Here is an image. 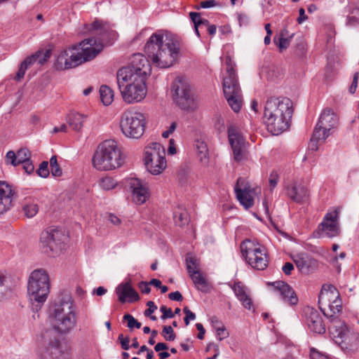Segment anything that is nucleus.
<instances>
[{
	"label": "nucleus",
	"mask_w": 359,
	"mask_h": 359,
	"mask_svg": "<svg viewBox=\"0 0 359 359\" xmlns=\"http://www.w3.org/2000/svg\"><path fill=\"white\" fill-rule=\"evenodd\" d=\"M292 114V102L289 98L271 97L265 102L264 123L270 133L278 135L287 130Z\"/></svg>",
	"instance_id": "f257e3e1"
},
{
	"label": "nucleus",
	"mask_w": 359,
	"mask_h": 359,
	"mask_svg": "<svg viewBox=\"0 0 359 359\" xmlns=\"http://www.w3.org/2000/svg\"><path fill=\"white\" fill-rule=\"evenodd\" d=\"M180 50L177 40L166 38L161 31L154 33L144 46V52L152 64L159 68H168L176 60Z\"/></svg>",
	"instance_id": "f03ea898"
},
{
	"label": "nucleus",
	"mask_w": 359,
	"mask_h": 359,
	"mask_svg": "<svg viewBox=\"0 0 359 359\" xmlns=\"http://www.w3.org/2000/svg\"><path fill=\"white\" fill-rule=\"evenodd\" d=\"M102 50L95 40L86 39L78 45L62 50L57 56L55 67L57 70L74 68L95 58Z\"/></svg>",
	"instance_id": "7ed1b4c3"
},
{
	"label": "nucleus",
	"mask_w": 359,
	"mask_h": 359,
	"mask_svg": "<svg viewBox=\"0 0 359 359\" xmlns=\"http://www.w3.org/2000/svg\"><path fill=\"white\" fill-rule=\"evenodd\" d=\"M118 89L128 104L141 102L147 95L146 78L133 75L129 69L121 68L116 74Z\"/></svg>",
	"instance_id": "20e7f679"
},
{
	"label": "nucleus",
	"mask_w": 359,
	"mask_h": 359,
	"mask_svg": "<svg viewBox=\"0 0 359 359\" xmlns=\"http://www.w3.org/2000/svg\"><path fill=\"white\" fill-rule=\"evenodd\" d=\"M52 315L54 327L60 333L69 332L76 324L74 300L71 294L65 292L60 294L53 304Z\"/></svg>",
	"instance_id": "39448f33"
},
{
	"label": "nucleus",
	"mask_w": 359,
	"mask_h": 359,
	"mask_svg": "<svg viewBox=\"0 0 359 359\" xmlns=\"http://www.w3.org/2000/svg\"><path fill=\"white\" fill-rule=\"evenodd\" d=\"M123 163L121 148L114 140L100 143L93 157V165L98 170H111Z\"/></svg>",
	"instance_id": "423d86ee"
},
{
	"label": "nucleus",
	"mask_w": 359,
	"mask_h": 359,
	"mask_svg": "<svg viewBox=\"0 0 359 359\" xmlns=\"http://www.w3.org/2000/svg\"><path fill=\"white\" fill-rule=\"evenodd\" d=\"M49 277L46 271L37 269L30 274L27 291L32 304V309L38 312L46 301L49 293Z\"/></svg>",
	"instance_id": "0eeeda50"
},
{
	"label": "nucleus",
	"mask_w": 359,
	"mask_h": 359,
	"mask_svg": "<svg viewBox=\"0 0 359 359\" xmlns=\"http://www.w3.org/2000/svg\"><path fill=\"white\" fill-rule=\"evenodd\" d=\"M41 337V344L36 351V359H72V350L61 346L53 330H46Z\"/></svg>",
	"instance_id": "6e6552de"
},
{
	"label": "nucleus",
	"mask_w": 359,
	"mask_h": 359,
	"mask_svg": "<svg viewBox=\"0 0 359 359\" xmlns=\"http://www.w3.org/2000/svg\"><path fill=\"white\" fill-rule=\"evenodd\" d=\"M145 117L134 108L124 111L120 118V128L122 133L128 138L138 139L144 133Z\"/></svg>",
	"instance_id": "1a4fd4ad"
},
{
	"label": "nucleus",
	"mask_w": 359,
	"mask_h": 359,
	"mask_svg": "<svg viewBox=\"0 0 359 359\" xmlns=\"http://www.w3.org/2000/svg\"><path fill=\"white\" fill-rule=\"evenodd\" d=\"M241 250L245 261L252 268L264 270L267 267L269 255L263 245L248 239L241 243Z\"/></svg>",
	"instance_id": "9d476101"
},
{
	"label": "nucleus",
	"mask_w": 359,
	"mask_h": 359,
	"mask_svg": "<svg viewBox=\"0 0 359 359\" xmlns=\"http://www.w3.org/2000/svg\"><path fill=\"white\" fill-rule=\"evenodd\" d=\"M67 236L65 231L50 229L41 232L40 236V248L48 256L59 255L65 248Z\"/></svg>",
	"instance_id": "9b49d317"
},
{
	"label": "nucleus",
	"mask_w": 359,
	"mask_h": 359,
	"mask_svg": "<svg viewBox=\"0 0 359 359\" xmlns=\"http://www.w3.org/2000/svg\"><path fill=\"white\" fill-rule=\"evenodd\" d=\"M164 147L158 142L148 144L144 149V165L152 175L161 174L166 168Z\"/></svg>",
	"instance_id": "f8f14e48"
},
{
	"label": "nucleus",
	"mask_w": 359,
	"mask_h": 359,
	"mask_svg": "<svg viewBox=\"0 0 359 359\" xmlns=\"http://www.w3.org/2000/svg\"><path fill=\"white\" fill-rule=\"evenodd\" d=\"M318 304L324 315L334 318L341 310L339 294L332 285H323L318 296Z\"/></svg>",
	"instance_id": "ddd939ff"
},
{
	"label": "nucleus",
	"mask_w": 359,
	"mask_h": 359,
	"mask_svg": "<svg viewBox=\"0 0 359 359\" xmlns=\"http://www.w3.org/2000/svg\"><path fill=\"white\" fill-rule=\"evenodd\" d=\"M171 92L176 104L184 110L193 111L196 103L189 84L182 78H177L172 83Z\"/></svg>",
	"instance_id": "4468645a"
},
{
	"label": "nucleus",
	"mask_w": 359,
	"mask_h": 359,
	"mask_svg": "<svg viewBox=\"0 0 359 359\" xmlns=\"http://www.w3.org/2000/svg\"><path fill=\"white\" fill-rule=\"evenodd\" d=\"M222 86L229 105L235 112H238L242 107V95L237 74L225 75Z\"/></svg>",
	"instance_id": "2eb2a0df"
},
{
	"label": "nucleus",
	"mask_w": 359,
	"mask_h": 359,
	"mask_svg": "<svg viewBox=\"0 0 359 359\" xmlns=\"http://www.w3.org/2000/svg\"><path fill=\"white\" fill-rule=\"evenodd\" d=\"M339 219V210L338 209L327 212L318 227L319 236L327 238L338 236L341 232Z\"/></svg>",
	"instance_id": "dca6fc26"
},
{
	"label": "nucleus",
	"mask_w": 359,
	"mask_h": 359,
	"mask_svg": "<svg viewBox=\"0 0 359 359\" xmlns=\"http://www.w3.org/2000/svg\"><path fill=\"white\" fill-rule=\"evenodd\" d=\"M337 115L330 108L325 109L314 128V135L318 138H327L330 131L338 125Z\"/></svg>",
	"instance_id": "f3484780"
},
{
	"label": "nucleus",
	"mask_w": 359,
	"mask_h": 359,
	"mask_svg": "<svg viewBox=\"0 0 359 359\" xmlns=\"http://www.w3.org/2000/svg\"><path fill=\"white\" fill-rule=\"evenodd\" d=\"M234 190L238 201L245 209L254 205L255 196L261 193L259 188H252L242 177L238 179Z\"/></svg>",
	"instance_id": "a211bd4d"
},
{
	"label": "nucleus",
	"mask_w": 359,
	"mask_h": 359,
	"mask_svg": "<svg viewBox=\"0 0 359 359\" xmlns=\"http://www.w3.org/2000/svg\"><path fill=\"white\" fill-rule=\"evenodd\" d=\"M228 137L235 161H241L244 159L246 156L245 141L239 129L230 125L228 128Z\"/></svg>",
	"instance_id": "6ab92c4d"
},
{
	"label": "nucleus",
	"mask_w": 359,
	"mask_h": 359,
	"mask_svg": "<svg viewBox=\"0 0 359 359\" xmlns=\"http://www.w3.org/2000/svg\"><path fill=\"white\" fill-rule=\"evenodd\" d=\"M130 70L133 75H137L143 78L151 74V65L149 60L142 53L133 54L130 59V65L123 67Z\"/></svg>",
	"instance_id": "aec40b11"
},
{
	"label": "nucleus",
	"mask_w": 359,
	"mask_h": 359,
	"mask_svg": "<svg viewBox=\"0 0 359 359\" xmlns=\"http://www.w3.org/2000/svg\"><path fill=\"white\" fill-rule=\"evenodd\" d=\"M128 185L132 191V199L135 204L144 203L149 197L147 184L138 178L132 177L128 180Z\"/></svg>",
	"instance_id": "412c9836"
},
{
	"label": "nucleus",
	"mask_w": 359,
	"mask_h": 359,
	"mask_svg": "<svg viewBox=\"0 0 359 359\" xmlns=\"http://www.w3.org/2000/svg\"><path fill=\"white\" fill-rule=\"evenodd\" d=\"M91 29L95 32V34L99 35L97 39L90 38L95 40L96 44L101 46L103 48L104 43H108L110 40L114 39L116 36L115 32L111 29V26L107 22L102 21L95 20L91 25Z\"/></svg>",
	"instance_id": "4be33fe9"
},
{
	"label": "nucleus",
	"mask_w": 359,
	"mask_h": 359,
	"mask_svg": "<svg viewBox=\"0 0 359 359\" xmlns=\"http://www.w3.org/2000/svg\"><path fill=\"white\" fill-rule=\"evenodd\" d=\"M304 314L306 324L311 331L316 334L325 332V325L317 310L308 307L304 310Z\"/></svg>",
	"instance_id": "5701e85b"
},
{
	"label": "nucleus",
	"mask_w": 359,
	"mask_h": 359,
	"mask_svg": "<svg viewBox=\"0 0 359 359\" xmlns=\"http://www.w3.org/2000/svg\"><path fill=\"white\" fill-rule=\"evenodd\" d=\"M15 192L13 187L4 181H0V215L8 212L13 206Z\"/></svg>",
	"instance_id": "b1692460"
},
{
	"label": "nucleus",
	"mask_w": 359,
	"mask_h": 359,
	"mask_svg": "<svg viewBox=\"0 0 359 359\" xmlns=\"http://www.w3.org/2000/svg\"><path fill=\"white\" fill-rule=\"evenodd\" d=\"M273 291L280 299L290 306H294L298 303V297L291 286L283 281L275 282L272 284Z\"/></svg>",
	"instance_id": "393cba45"
},
{
	"label": "nucleus",
	"mask_w": 359,
	"mask_h": 359,
	"mask_svg": "<svg viewBox=\"0 0 359 359\" xmlns=\"http://www.w3.org/2000/svg\"><path fill=\"white\" fill-rule=\"evenodd\" d=\"M194 262L192 259H187V272L198 290L203 293H209L212 285L199 270H194L191 267L190 264H194Z\"/></svg>",
	"instance_id": "a878e982"
},
{
	"label": "nucleus",
	"mask_w": 359,
	"mask_h": 359,
	"mask_svg": "<svg viewBox=\"0 0 359 359\" xmlns=\"http://www.w3.org/2000/svg\"><path fill=\"white\" fill-rule=\"evenodd\" d=\"M118 300L121 303H133L140 299L137 291L133 287L130 281L120 283L115 290Z\"/></svg>",
	"instance_id": "bb28decb"
},
{
	"label": "nucleus",
	"mask_w": 359,
	"mask_h": 359,
	"mask_svg": "<svg viewBox=\"0 0 359 359\" xmlns=\"http://www.w3.org/2000/svg\"><path fill=\"white\" fill-rule=\"evenodd\" d=\"M14 287L12 276L6 271L0 270V303L12 297Z\"/></svg>",
	"instance_id": "cd10ccee"
},
{
	"label": "nucleus",
	"mask_w": 359,
	"mask_h": 359,
	"mask_svg": "<svg viewBox=\"0 0 359 359\" xmlns=\"http://www.w3.org/2000/svg\"><path fill=\"white\" fill-rule=\"evenodd\" d=\"M286 190L288 196L296 203H306L309 198L307 188L301 183L292 182L287 186Z\"/></svg>",
	"instance_id": "c85d7f7f"
},
{
	"label": "nucleus",
	"mask_w": 359,
	"mask_h": 359,
	"mask_svg": "<svg viewBox=\"0 0 359 359\" xmlns=\"http://www.w3.org/2000/svg\"><path fill=\"white\" fill-rule=\"evenodd\" d=\"M235 295L242 302L243 306L250 310L252 306V302L250 296L247 294L246 287L241 282L235 283L231 287Z\"/></svg>",
	"instance_id": "c756f323"
},
{
	"label": "nucleus",
	"mask_w": 359,
	"mask_h": 359,
	"mask_svg": "<svg viewBox=\"0 0 359 359\" xmlns=\"http://www.w3.org/2000/svg\"><path fill=\"white\" fill-rule=\"evenodd\" d=\"M173 219L175 223L183 226L188 224L189 221L188 212L183 205H178L173 210Z\"/></svg>",
	"instance_id": "7c9ffc66"
},
{
	"label": "nucleus",
	"mask_w": 359,
	"mask_h": 359,
	"mask_svg": "<svg viewBox=\"0 0 359 359\" xmlns=\"http://www.w3.org/2000/svg\"><path fill=\"white\" fill-rule=\"evenodd\" d=\"M196 154L199 161L203 165H208L209 163V150L207 144L200 140H197L195 143Z\"/></svg>",
	"instance_id": "2f4dec72"
},
{
	"label": "nucleus",
	"mask_w": 359,
	"mask_h": 359,
	"mask_svg": "<svg viewBox=\"0 0 359 359\" xmlns=\"http://www.w3.org/2000/svg\"><path fill=\"white\" fill-rule=\"evenodd\" d=\"M87 116L78 112H73L69 115L68 123L70 127L75 131L81 130Z\"/></svg>",
	"instance_id": "473e14b6"
},
{
	"label": "nucleus",
	"mask_w": 359,
	"mask_h": 359,
	"mask_svg": "<svg viewBox=\"0 0 359 359\" xmlns=\"http://www.w3.org/2000/svg\"><path fill=\"white\" fill-rule=\"evenodd\" d=\"M330 329L335 337L343 338L348 331L346 325L341 322L337 317L332 319V325Z\"/></svg>",
	"instance_id": "72a5a7b5"
},
{
	"label": "nucleus",
	"mask_w": 359,
	"mask_h": 359,
	"mask_svg": "<svg viewBox=\"0 0 359 359\" xmlns=\"http://www.w3.org/2000/svg\"><path fill=\"white\" fill-rule=\"evenodd\" d=\"M40 56V53H35L30 57H27L25 59V60L21 63L20 68L17 72V74L15 77L16 81H20L24 77V75L28 67L32 65L36 61V58Z\"/></svg>",
	"instance_id": "f704fd0d"
},
{
	"label": "nucleus",
	"mask_w": 359,
	"mask_h": 359,
	"mask_svg": "<svg viewBox=\"0 0 359 359\" xmlns=\"http://www.w3.org/2000/svg\"><path fill=\"white\" fill-rule=\"evenodd\" d=\"M287 34V30L284 29L281 30L278 36L274 37L273 41L280 52L287 49L290 46V39L286 37Z\"/></svg>",
	"instance_id": "c9c22d12"
},
{
	"label": "nucleus",
	"mask_w": 359,
	"mask_h": 359,
	"mask_svg": "<svg viewBox=\"0 0 359 359\" xmlns=\"http://www.w3.org/2000/svg\"><path fill=\"white\" fill-rule=\"evenodd\" d=\"M294 262L298 269L302 273H305L308 272L309 268L311 265L313 260L306 255H298L294 259Z\"/></svg>",
	"instance_id": "e433bc0d"
},
{
	"label": "nucleus",
	"mask_w": 359,
	"mask_h": 359,
	"mask_svg": "<svg viewBox=\"0 0 359 359\" xmlns=\"http://www.w3.org/2000/svg\"><path fill=\"white\" fill-rule=\"evenodd\" d=\"M100 95L102 102L106 106L111 104L114 100V91L111 88L106 85H102L100 86Z\"/></svg>",
	"instance_id": "4c0bfd02"
},
{
	"label": "nucleus",
	"mask_w": 359,
	"mask_h": 359,
	"mask_svg": "<svg viewBox=\"0 0 359 359\" xmlns=\"http://www.w3.org/2000/svg\"><path fill=\"white\" fill-rule=\"evenodd\" d=\"M38 211V205L33 201H27L22 205V212L28 218L35 216Z\"/></svg>",
	"instance_id": "58836bf2"
},
{
	"label": "nucleus",
	"mask_w": 359,
	"mask_h": 359,
	"mask_svg": "<svg viewBox=\"0 0 359 359\" xmlns=\"http://www.w3.org/2000/svg\"><path fill=\"white\" fill-rule=\"evenodd\" d=\"M117 183L114 180V178L111 177H102L99 182L100 187L105 191H109L113 189L116 187Z\"/></svg>",
	"instance_id": "ea45409f"
},
{
	"label": "nucleus",
	"mask_w": 359,
	"mask_h": 359,
	"mask_svg": "<svg viewBox=\"0 0 359 359\" xmlns=\"http://www.w3.org/2000/svg\"><path fill=\"white\" fill-rule=\"evenodd\" d=\"M161 334L165 341H172L176 338V334L175 333L172 326L170 325L163 326Z\"/></svg>",
	"instance_id": "a19ab883"
},
{
	"label": "nucleus",
	"mask_w": 359,
	"mask_h": 359,
	"mask_svg": "<svg viewBox=\"0 0 359 359\" xmlns=\"http://www.w3.org/2000/svg\"><path fill=\"white\" fill-rule=\"evenodd\" d=\"M123 320L127 321V326L130 329L137 328L140 329L142 326L141 323L138 322L132 315L125 314L123 317Z\"/></svg>",
	"instance_id": "79ce46f5"
},
{
	"label": "nucleus",
	"mask_w": 359,
	"mask_h": 359,
	"mask_svg": "<svg viewBox=\"0 0 359 359\" xmlns=\"http://www.w3.org/2000/svg\"><path fill=\"white\" fill-rule=\"evenodd\" d=\"M30 152L26 148L19 149L16 154L18 165L30 158Z\"/></svg>",
	"instance_id": "37998d69"
},
{
	"label": "nucleus",
	"mask_w": 359,
	"mask_h": 359,
	"mask_svg": "<svg viewBox=\"0 0 359 359\" xmlns=\"http://www.w3.org/2000/svg\"><path fill=\"white\" fill-rule=\"evenodd\" d=\"M147 306H148L149 308L144 311V316L149 317L151 320H156V317L155 316H152L151 314L155 311V310L157 309V306L152 301H149L147 303Z\"/></svg>",
	"instance_id": "c03bdc74"
},
{
	"label": "nucleus",
	"mask_w": 359,
	"mask_h": 359,
	"mask_svg": "<svg viewBox=\"0 0 359 359\" xmlns=\"http://www.w3.org/2000/svg\"><path fill=\"white\" fill-rule=\"evenodd\" d=\"M36 172L41 177H47L50 173L48 169V163L47 161H43L40 164L39 168L36 170Z\"/></svg>",
	"instance_id": "a18cd8bd"
},
{
	"label": "nucleus",
	"mask_w": 359,
	"mask_h": 359,
	"mask_svg": "<svg viewBox=\"0 0 359 359\" xmlns=\"http://www.w3.org/2000/svg\"><path fill=\"white\" fill-rule=\"evenodd\" d=\"M225 65H226V74L225 75H230V74H236V70L234 69V64L229 55H227L225 57Z\"/></svg>",
	"instance_id": "49530a36"
},
{
	"label": "nucleus",
	"mask_w": 359,
	"mask_h": 359,
	"mask_svg": "<svg viewBox=\"0 0 359 359\" xmlns=\"http://www.w3.org/2000/svg\"><path fill=\"white\" fill-rule=\"evenodd\" d=\"M6 163L11 164L13 166L18 165L16 154L13 151H9L6 155Z\"/></svg>",
	"instance_id": "de8ad7c7"
},
{
	"label": "nucleus",
	"mask_w": 359,
	"mask_h": 359,
	"mask_svg": "<svg viewBox=\"0 0 359 359\" xmlns=\"http://www.w3.org/2000/svg\"><path fill=\"white\" fill-rule=\"evenodd\" d=\"M310 359H328V356L320 352L315 348H310Z\"/></svg>",
	"instance_id": "09e8293b"
},
{
	"label": "nucleus",
	"mask_w": 359,
	"mask_h": 359,
	"mask_svg": "<svg viewBox=\"0 0 359 359\" xmlns=\"http://www.w3.org/2000/svg\"><path fill=\"white\" fill-rule=\"evenodd\" d=\"M160 311L162 312L163 315L161 316V319L165 320L167 318H174L175 314L173 313L172 309L170 308H168L166 306H161L160 308Z\"/></svg>",
	"instance_id": "8fccbe9b"
},
{
	"label": "nucleus",
	"mask_w": 359,
	"mask_h": 359,
	"mask_svg": "<svg viewBox=\"0 0 359 359\" xmlns=\"http://www.w3.org/2000/svg\"><path fill=\"white\" fill-rule=\"evenodd\" d=\"M215 330L217 334V337L219 341H222L224 339H226L229 337V333L226 330L224 326H220L219 327L215 326Z\"/></svg>",
	"instance_id": "3c124183"
},
{
	"label": "nucleus",
	"mask_w": 359,
	"mask_h": 359,
	"mask_svg": "<svg viewBox=\"0 0 359 359\" xmlns=\"http://www.w3.org/2000/svg\"><path fill=\"white\" fill-rule=\"evenodd\" d=\"M326 138H318L314 135V131L313 132L310 142L309 144V149L312 151H317L318 149V142L320 140H325Z\"/></svg>",
	"instance_id": "603ef678"
},
{
	"label": "nucleus",
	"mask_w": 359,
	"mask_h": 359,
	"mask_svg": "<svg viewBox=\"0 0 359 359\" xmlns=\"http://www.w3.org/2000/svg\"><path fill=\"white\" fill-rule=\"evenodd\" d=\"M278 175L276 171H273L269 178V187L271 191H272L277 185L278 182Z\"/></svg>",
	"instance_id": "864d4df0"
},
{
	"label": "nucleus",
	"mask_w": 359,
	"mask_h": 359,
	"mask_svg": "<svg viewBox=\"0 0 359 359\" xmlns=\"http://www.w3.org/2000/svg\"><path fill=\"white\" fill-rule=\"evenodd\" d=\"M189 16L191 20L194 24V27H200L201 26V22L203 18H201L200 13L191 12L189 13Z\"/></svg>",
	"instance_id": "5fc2aeb1"
},
{
	"label": "nucleus",
	"mask_w": 359,
	"mask_h": 359,
	"mask_svg": "<svg viewBox=\"0 0 359 359\" xmlns=\"http://www.w3.org/2000/svg\"><path fill=\"white\" fill-rule=\"evenodd\" d=\"M217 4H218L215 1V0L203 1L200 3V5L198 6H196V9L209 8L216 6H217Z\"/></svg>",
	"instance_id": "6e6d98bb"
},
{
	"label": "nucleus",
	"mask_w": 359,
	"mask_h": 359,
	"mask_svg": "<svg viewBox=\"0 0 359 359\" xmlns=\"http://www.w3.org/2000/svg\"><path fill=\"white\" fill-rule=\"evenodd\" d=\"M40 53V56L36 58V61L38 60L40 65H43L46 62L50 56V53L48 50H46L45 52L38 51L36 53Z\"/></svg>",
	"instance_id": "4d7b16f0"
},
{
	"label": "nucleus",
	"mask_w": 359,
	"mask_h": 359,
	"mask_svg": "<svg viewBox=\"0 0 359 359\" xmlns=\"http://www.w3.org/2000/svg\"><path fill=\"white\" fill-rule=\"evenodd\" d=\"M358 76H359L358 72H355L353 75V81L349 88V93L351 94L355 93V92L356 90V88L358 86Z\"/></svg>",
	"instance_id": "13d9d810"
},
{
	"label": "nucleus",
	"mask_w": 359,
	"mask_h": 359,
	"mask_svg": "<svg viewBox=\"0 0 359 359\" xmlns=\"http://www.w3.org/2000/svg\"><path fill=\"white\" fill-rule=\"evenodd\" d=\"M21 164H22L23 168L27 174H31L33 172L34 167L32 162L30 161V158L22 163Z\"/></svg>",
	"instance_id": "bf43d9fd"
},
{
	"label": "nucleus",
	"mask_w": 359,
	"mask_h": 359,
	"mask_svg": "<svg viewBox=\"0 0 359 359\" xmlns=\"http://www.w3.org/2000/svg\"><path fill=\"white\" fill-rule=\"evenodd\" d=\"M149 283L142 281L139 283V288L142 293L149 294L151 292Z\"/></svg>",
	"instance_id": "052dcab7"
},
{
	"label": "nucleus",
	"mask_w": 359,
	"mask_h": 359,
	"mask_svg": "<svg viewBox=\"0 0 359 359\" xmlns=\"http://www.w3.org/2000/svg\"><path fill=\"white\" fill-rule=\"evenodd\" d=\"M168 297L172 301L181 302L183 299V297L179 291L170 292Z\"/></svg>",
	"instance_id": "680f3d73"
},
{
	"label": "nucleus",
	"mask_w": 359,
	"mask_h": 359,
	"mask_svg": "<svg viewBox=\"0 0 359 359\" xmlns=\"http://www.w3.org/2000/svg\"><path fill=\"white\" fill-rule=\"evenodd\" d=\"M293 269L294 266L290 262H286L282 268V270L285 275H290Z\"/></svg>",
	"instance_id": "e2e57ef3"
},
{
	"label": "nucleus",
	"mask_w": 359,
	"mask_h": 359,
	"mask_svg": "<svg viewBox=\"0 0 359 359\" xmlns=\"http://www.w3.org/2000/svg\"><path fill=\"white\" fill-rule=\"evenodd\" d=\"M237 18L240 26H242L243 25H245L248 22V18L245 14L239 13L237 15Z\"/></svg>",
	"instance_id": "0e129e2a"
},
{
	"label": "nucleus",
	"mask_w": 359,
	"mask_h": 359,
	"mask_svg": "<svg viewBox=\"0 0 359 359\" xmlns=\"http://www.w3.org/2000/svg\"><path fill=\"white\" fill-rule=\"evenodd\" d=\"M50 172L54 177H60L62 175V170L59 165H55L54 167L50 168Z\"/></svg>",
	"instance_id": "69168bd1"
},
{
	"label": "nucleus",
	"mask_w": 359,
	"mask_h": 359,
	"mask_svg": "<svg viewBox=\"0 0 359 359\" xmlns=\"http://www.w3.org/2000/svg\"><path fill=\"white\" fill-rule=\"evenodd\" d=\"M196 327L198 330V338L199 339H203L204 338V334L205 332V330L203 325L201 323H196Z\"/></svg>",
	"instance_id": "338daca9"
},
{
	"label": "nucleus",
	"mask_w": 359,
	"mask_h": 359,
	"mask_svg": "<svg viewBox=\"0 0 359 359\" xmlns=\"http://www.w3.org/2000/svg\"><path fill=\"white\" fill-rule=\"evenodd\" d=\"M183 311L186 315L185 316L187 317L189 320H193L196 318L195 313L190 311L187 306L184 308Z\"/></svg>",
	"instance_id": "774afa93"
}]
</instances>
